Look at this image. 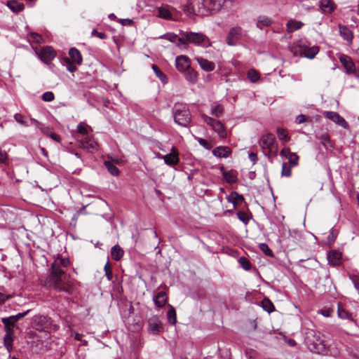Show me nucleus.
Returning <instances> with one entry per match:
<instances>
[{"label": "nucleus", "instance_id": "1", "mask_svg": "<svg viewBox=\"0 0 359 359\" xmlns=\"http://www.w3.org/2000/svg\"><path fill=\"white\" fill-rule=\"evenodd\" d=\"M305 343L308 348L313 353L325 355H332L331 344L327 337L314 330H307L305 336Z\"/></svg>", "mask_w": 359, "mask_h": 359}, {"label": "nucleus", "instance_id": "2", "mask_svg": "<svg viewBox=\"0 0 359 359\" xmlns=\"http://www.w3.org/2000/svg\"><path fill=\"white\" fill-rule=\"evenodd\" d=\"M57 262H53L51 264L50 272L45 282V286L52 288L57 292H62L68 294L72 293V287L69 282L64 281L62 276L65 271L61 269Z\"/></svg>", "mask_w": 359, "mask_h": 359}, {"label": "nucleus", "instance_id": "3", "mask_svg": "<svg viewBox=\"0 0 359 359\" xmlns=\"http://www.w3.org/2000/svg\"><path fill=\"white\" fill-rule=\"evenodd\" d=\"M234 0H196L197 13L198 15L208 16L215 14L226 6L229 1L231 4Z\"/></svg>", "mask_w": 359, "mask_h": 359}, {"label": "nucleus", "instance_id": "4", "mask_svg": "<svg viewBox=\"0 0 359 359\" xmlns=\"http://www.w3.org/2000/svg\"><path fill=\"white\" fill-rule=\"evenodd\" d=\"M172 113L175 122L182 127H187L191 121L190 111L186 104L177 102L174 104Z\"/></svg>", "mask_w": 359, "mask_h": 359}, {"label": "nucleus", "instance_id": "5", "mask_svg": "<svg viewBox=\"0 0 359 359\" xmlns=\"http://www.w3.org/2000/svg\"><path fill=\"white\" fill-rule=\"evenodd\" d=\"M82 62L81 53L76 48H71L69 57L65 56L61 59V64L71 73L75 72L77 70L76 65H81Z\"/></svg>", "mask_w": 359, "mask_h": 359}, {"label": "nucleus", "instance_id": "6", "mask_svg": "<svg viewBox=\"0 0 359 359\" xmlns=\"http://www.w3.org/2000/svg\"><path fill=\"white\" fill-rule=\"evenodd\" d=\"M259 144L265 156L271 157V156L276 155L277 151V142L273 134L266 133L263 135L259 141Z\"/></svg>", "mask_w": 359, "mask_h": 359}, {"label": "nucleus", "instance_id": "7", "mask_svg": "<svg viewBox=\"0 0 359 359\" xmlns=\"http://www.w3.org/2000/svg\"><path fill=\"white\" fill-rule=\"evenodd\" d=\"M180 34L186 39V41H188V44L192 43L196 46H201L209 41L208 36L200 32L181 31Z\"/></svg>", "mask_w": 359, "mask_h": 359}, {"label": "nucleus", "instance_id": "8", "mask_svg": "<svg viewBox=\"0 0 359 359\" xmlns=\"http://www.w3.org/2000/svg\"><path fill=\"white\" fill-rule=\"evenodd\" d=\"M52 325V320L50 318L43 316L36 315L33 317L32 327L39 332H48Z\"/></svg>", "mask_w": 359, "mask_h": 359}, {"label": "nucleus", "instance_id": "9", "mask_svg": "<svg viewBox=\"0 0 359 359\" xmlns=\"http://www.w3.org/2000/svg\"><path fill=\"white\" fill-rule=\"evenodd\" d=\"M202 118L208 126H210L212 130L217 133L219 137H226L227 133L223 123L212 117H210L205 114L202 115Z\"/></svg>", "mask_w": 359, "mask_h": 359}, {"label": "nucleus", "instance_id": "10", "mask_svg": "<svg viewBox=\"0 0 359 359\" xmlns=\"http://www.w3.org/2000/svg\"><path fill=\"white\" fill-rule=\"evenodd\" d=\"M36 53L40 60L46 65H49L56 56L55 50L49 46L41 48Z\"/></svg>", "mask_w": 359, "mask_h": 359}, {"label": "nucleus", "instance_id": "11", "mask_svg": "<svg viewBox=\"0 0 359 359\" xmlns=\"http://www.w3.org/2000/svg\"><path fill=\"white\" fill-rule=\"evenodd\" d=\"M148 330L151 333L154 334H158L160 332H163V324L157 316H153L149 318Z\"/></svg>", "mask_w": 359, "mask_h": 359}, {"label": "nucleus", "instance_id": "12", "mask_svg": "<svg viewBox=\"0 0 359 359\" xmlns=\"http://www.w3.org/2000/svg\"><path fill=\"white\" fill-rule=\"evenodd\" d=\"M323 116L345 129L349 127L347 121L337 112L325 111Z\"/></svg>", "mask_w": 359, "mask_h": 359}, {"label": "nucleus", "instance_id": "13", "mask_svg": "<svg viewBox=\"0 0 359 359\" xmlns=\"http://www.w3.org/2000/svg\"><path fill=\"white\" fill-rule=\"evenodd\" d=\"M175 66L179 72H185L191 67V60L186 55L177 56L175 59Z\"/></svg>", "mask_w": 359, "mask_h": 359}, {"label": "nucleus", "instance_id": "14", "mask_svg": "<svg viewBox=\"0 0 359 359\" xmlns=\"http://www.w3.org/2000/svg\"><path fill=\"white\" fill-rule=\"evenodd\" d=\"M339 59L345 68L346 74H351L355 73V66L351 57L347 55L341 54Z\"/></svg>", "mask_w": 359, "mask_h": 359}, {"label": "nucleus", "instance_id": "15", "mask_svg": "<svg viewBox=\"0 0 359 359\" xmlns=\"http://www.w3.org/2000/svg\"><path fill=\"white\" fill-rule=\"evenodd\" d=\"M242 30L241 27H233L230 29L227 36L226 43L229 46H235L236 42L241 39Z\"/></svg>", "mask_w": 359, "mask_h": 359}, {"label": "nucleus", "instance_id": "16", "mask_svg": "<svg viewBox=\"0 0 359 359\" xmlns=\"http://www.w3.org/2000/svg\"><path fill=\"white\" fill-rule=\"evenodd\" d=\"M342 252L338 250H332L327 253L328 263L332 266L341 264Z\"/></svg>", "mask_w": 359, "mask_h": 359}, {"label": "nucleus", "instance_id": "17", "mask_svg": "<svg viewBox=\"0 0 359 359\" xmlns=\"http://www.w3.org/2000/svg\"><path fill=\"white\" fill-rule=\"evenodd\" d=\"M162 158L164 160L165 163L170 166L175 165L180 161L177 151L174 147H172L171 152L162 156Z\"/></svg>", "mask_w": 359, "mask_h": 359}, {"label": "nucleus", "instance_id": "18", "mask_svg": "<svg viewBox=\"0 0 359 359\" xmlns=\"http://www.w3.org/2000/svg\"><path fill=\"white\" fill-rule=\"evenodd\" d=\"M340 36L345 40L348 45L352 44L353 39V32L346 25H338Z\"/></svg>", "mask_w": 359, "mask_h": 359}, {"label": "nucleus", "instance_id": "19", "mask_svg": "<svg viewBox=\"0 0 359 359\" xmlns=\"http://www.w3.org/2000/svg\"><path fill=\"white\" fill-rule=\"evenodd\" d=\"M219 170L223 178L229 184H234L238 181L237 171L234 170H226L224 166H221Z\"/></svg>", "mask_w": 359, "mask_h": 359}, {"label": "nucleus", "instance_id": "20", "mask_svg": "<svg viewBox=\"0 0 359 359\" xmlns=\"http://www.w3.org/2000/svg\"><path fill=\"white\" fill-rule=\"evenodd\" d=\"M81 144L83 149H86L90 152L93 151L94 150H97L98 147V144L93 138L89 135L83 137L81 140Z\"/></svg>", "mask_w": 359, "mask_h": 359}, {"label": "nucleus", "instance_id": "21", "mask_svg": "<svg viewBox=\"0 0 359 359\" xmlns=\"http://www.w3.org/2000/svg\"><path fill=\"white\" fill-rule=\"evenodd\" d=\"M337 315L341 319L348 320L351 322H355L354 316L352 313L349 312L344 305L341 302H337Z\"/></svg>", "mask_w": 359, "mask_h": 359}, {"label": "nucleus", "instance_id": "22", "mask_svg": "<svg viewBox=\"0 0 359 359\" xmlns=\"http://www.w3.org/2000/svg\"><path fill=\"white\" fill-rule=\"evenodd\" d=\"M302 53V54L306 58L313 59L316 55L319 53L320 48L318 46H313L307 47L304 45L300 46Z\"/></svg>", "mask_w": 359, "mask_h": 359}, {"label": "nucleus", "instance_id": "23", "mask_svg": "<svg viewBox=\"0 0 359 359\" xmlns=\"http://www.w3.org/2000/svg\"><path fill=\"white\" fill-rule=\"evenodd\" d=\"M231 152V149L227 146H219L212 150V154L218 158H228Z\"/></svg>", "mask_w": 359, "mask_h": 359}, {"label": "nucleus", "instance_id": "24", "mask_svg": "<svg viewBox=\"0 0 359 359\" xmlns=\"http://www.w3.org/2000/svg\"><path fill=\"white\" fill-rule=\"evenodd\" d=\"M195 59L205 72H212L215 68V64L212 61L201 57H197Z\"/></svg>", "mask_w": 359, "mask_h": 359}, {"label": "nucleus", "instance_id": "25", "mask_svg": "<svg viewBox=\"0 0 359 359\" xmlns=\"http://www.w3.org/2000/svg\"><path fill=\"white\" fill-rule=\"evenodd\" d=\"M319 7L323 13H332L335 10L336 5L332 0H320Z\"/></svg>", "mask_w": 359, "mask_h": 359}, {"label": "nucleus", "instance_id": "26", "mask_svg": "<svg viewBox=\"0 0 359 359\" xmlns=\"http://www.w3.org/2000/svg\"><path fill=\"white\" fill-rule=\"evenodd\" d=\"M153 300L157 307L162 308L168 302L167 294L163 291H161L154 297Z\"/></svg>", "mask_w": 359, "mask_h": 359}, {"label": "nucleus", "instance_id": "27", "mask_svg": "<svg viewBox=\"0 0 359 359\" xmlns=\"http://www.w3.org/2000/svg\"><path fill=\"white\" fill-rule=\"evenodd\" d=\"M6 6L14 13H19L25 9V5L17 0L8 1Z\"/></svg>", "mask_w": 359, "mask_h": 359}, {"label": "nucleus", "instance_id": "28", "mask_svg": "<svg viewBox=\"0 0 359 359\" xmlns=\"http://www.w3.org/2000/svg\"><path fill=\"white\" fill-rule=\"evenodd\" d=\"M13 341L14 334L9 333V330L7 331V332H6L4 337V345L9 353H11L13 351Z\"/></svg>", "mask_w": 359, "mask_h": 359}, {"label": "nucleus", "instance_id": "29", "mask_svg": "<svg viewBox=\"0 0 359 359\" xmlns=\"http://www.w3.org/2000/svg\"><path fill=\"white\" fill-rule=\"evenodd\" d=\"M184 74L185 79L191 83H196L198 81V72L192 69L191 67L189 68L187 70H186L185 72H183Z\"/></svg>", "mask_w": 359, "mask_h": 359}, {"label": "nucleus", "instance_id": "30", "mask_svg": "<svg viewBox=\"0 0 359 359\" xmlns=\"http://www.w3.org/2000/svg\"><path fill=\"white\" fill-rule=\"evenodd\" d=\"M304 25V23L301 21H297L294 20H290L287 22V32L288 33H292L296 30L300 29Z\"/></svg>", "mask_w": 359, "mask_h": 359}, {"label": "nucleus", "instance_id": "31", "mask_svg": "<svg viewBox=\"0 0 359 359\" xmlns=\"http://www.w3.org/2000/svg\"><path fill=\"white\" fill-rule=\"evenodd\" d=\"M1 320L4 325L5 332H7V331L9 330V333L14 334L13 328L16 322L14 321V320L11 319L9 317L2 318Z\"/></svg>", "mask_w": 359, "mask_h": 359}, {"label": "nucleus", "instance_id": "32", "mask_svg": "<svg viewBox=\"0 0 359 359\" xmlns=\"http://www.w3.org/2000/svg\"><path fill=\"white\" fill-rule=\"evenodd\" d=\"M123 254L124 251L118 245L113 246L111 249V257L115 261H119L123 257Z\"/></svg>", "mask_w": 359, "mask_h": 359}, {"label": "nucleus", "instance_id": "33", "mask_svg": "<svg viewBox=\"0 0 359 359\" xmlns=\"http://www.w3.org/2000/svg\"><path fill=\"white\" fill-rule=\"evenodd\" d=\"M229 202L233 203L234 208L237 206L239 203L245 201V198L242 194H238L236 191H233L228 197Z\"/></svg>", "mask_w": 359, "mask_h": 359}, {"label": "nucleus", "instance_id": "34", "mask_svg": "<svg viewBox=\"0 0 359 359\" xmlns=\"http://www.w3.org/2000/svg\"><path fill=\"white\" fill-rule=\"evenodd\" d=\"M272 23V20L267 16L261 15L257 18V27L262 29L265 27H269Z\"/></svg>", "mask_w": 359, "mask_h": 359}, {"label": "nucleus", "instance_id": "35", "mask_svg": "<svg viewBox=\"0 0 359 359\" xmlns=\"http://www.w3.org/2000/svg\"><path fill=\"white\" fill-rule=\"evenodd\" d=\"M197 6L196 5V1L194 4L187 3L185 6H184L183 11L186 13L187 15L191 17L193 15H198L197 13Z\"/></svg>", "mask_w": 359, "mask_h": 359}, {"label": "nucleus", "instance_id": "36", "mask_svg": "<svg viewBox=\"0 0 359 359\" xmlns=\"http://www.w3.org/2000/svg\"><path fill=\"white\" fill-rule=\"evenodd\" d=\"M261 306L262 309L268 312L269 313L273 312L275 310L273 302L267 297H264L261 302Z\"/></svg>", "mask_w": 359, "mask_h": 359}, {"label": "nucleus", "instance_id": "37", "mask_svg": "<svg viewBox=\"0 0 359 359\" xmlns=\"http://www.w3.org/2000/svg\"><path fill=\"white\" fill-rule=\"evenodd\" d=\"M158 16L165 20H171L172 14L167 7L161 6L158 8Z\"/></svg>", "mask_w": 359, "mask_h": 359}, {"label": "nucleus", "instance_id": "38", "mask_svg": "<svg viewBox=\"0 0 359 359\" xmlns=\"http://www.w3.org/2000/svg\"><path fill=\"white\" fill-rule=\"evenodd\" d=\"M302 240V236L301 233L297 231H293L290 232V236L288 237L289 242L294 243L297 245H299Z\"/></svg>", "mask_w": 359, "mask_h": 359}, {"label": "nucleus", "instance_id": "39", "mask_svg": "<svg viewBox=\"0 0 359 359\" xmlns=\"http://www.w3.org/2000/svg\"><path fill=\"white\" fill-rule=\"evenodd\" d=\"M167 318L168 322L171 325H175L177 323V314L175 308L170 305V309L167 312Z\"/></svg>", "mask_w": 359, "mask_h": 359}, {"label": "nucleus", "instance_id": "40", "mask_svg": "<svg viewBox=\"0 0 359 359\" xmlns=\"http://www.w3.org/2000/svg\"><path fill=\"white\" fill-rule=\"evenodd\" d=\"M152 69L154 70L156 76L164 83L168 82L167 76L159 69L156 65H152Z\"/></svg>", "mask_w": 359, "mask_h": 359}, {"label": "nucleus", "instance_id": "41", "mask_svg": "<svg viewBox=\"0 0 359 359\" xmlns=\"http://www.w3.org/2000/svg\"><path fill=\"white\" fill-rule=\"evenodd\" d=\"M318 139L320 140L321 144L327 149L328 147H332V144L330 141V135L327 133L321 134Z\"/></svg>", "mask_w": 359, "mask_h": 359}, {"label": "nucleus", "instance_id": "42", "mask_svg": "<svg viewBox=\"0 0 359 359\" xmlns=\"http://www.w3.org/2000/svg\"><path fill=\"white\" fill-rule=\"evenodd\" d=\"M104 165L107 168L108 171L114 176H118L119 175L118 168L111 162L106 161Z\"/></svg>", "mask_w": 359, "mask_h": 359}, {"label": "nucleus", "instance_id": "43", "mask_svg": "<svg viewBox=\"0 0 359 359\" xmlns=\"http://www.w3.org/2000/svg\"><path fill=\"white\" fill-rule=\"evenodd\" d=\"M259 248L260 250L266 256L269 257H273L274 254L271 248L269 247L268 244L262 243L259 245Z\"/></svg>", "mask_w": 359, "mask_h": 359}, {"label": "nucleus", "instance_id": "44", "mask_svg": "<svg viewBox=\"0 0 359 359\" xmlns=\"http://www.w3.org/2000/svg\"><path fill=\"white\" fill-rule=\"evenodd\" d=\"M238 263L242 266V268L246 271H249L252 267L250 262L248 258L245 257H241L238 259Z\"/></svg>", "mask_w": 359, "mask_h": 359}, {"label": "nucleus", "instance_id": "45", "mask_svg": "<svg viewBox=\"0 0 359 359\" xmlns=\"http://www.w3.org/2000/svg\"><path fill=\"white\" fill-rule=\"evenodd\" d=\"M223 113L224 107L222 104H217L211 109V114L216 117L221 116Z\"/></svg>", "mask_w": 359, "mask_h": 359}, {"label": "nucleus", "instance_id": "46", "mask_svg": "<svg viewBox=\"0 0 359 359\" xmlns=\"http://www.w3.org/2000/svg\"><path fill=\"white\" fill-rule=\"evenodd\" d=\"M248 78L252 83H256L259 79V74L255 69H250L248 73Z\"/></svg>", "mask_w": 359, "mask_h": 359}, {"label": "nucleus", "instance_id": "47", "mask_svg": "<svg viewBox=\"0 0 359 359\" xmlns=\"http://www.w3.org/2000/svg\"><path fill=\"white\" fill-rule=\"evenodd\" d=\"M288 162L292 166H296L299 163V156L296 153L288 151Z\"/></svg>", "mask_w": 359, "mask_h": 359}, {"label": "nucleus", "instance_id": "48", "mask_svg": "<svg viewBox=\"0 0 359 359\" xmlns=\"http://www.w3.org/2000/svg\"><path fill=\"white\" fill-rule=\"evenodd\" d=\"M277 135L278 139L284 142H287L289 140L287 133L284 128H278L277 129Z\"/></svg>", "mask_w": 359, "mask_h": 359}, {"label": "nucleus", "instance_id": "49", "mask_svg": "<svg viewBox=\"0 0 359 359\" xmlns=\"http://www.w3.org/2000/svg\"><path fill=\"white\" fill-rule=\"evenodd\" d=\"M175 43L181 49H187L189 47L188 41L182 36L181 37L177 36V42H175Z\"/></svg>", "mask_w": 359, "mask_h": 359}, {"label": "nucleus", "instance_id": "50", "mask_svg": "<svg viewBox=\"0 0 359 359\" xmlns=\"http://www.w3.org/2000/svg\"><path fill=\"white\" fill-rule=\"evenodd\" d=\"M236 215L238 217V218L244 224H248L250 222V217L248 216V215L245 212H243V211H238L236 213Z\"/></svg>", "mask_w": 359, "mask_h": 359}, {"label": "nucleus", "instance_id": "51", "mask_svg": "<svg viewBox=\"0 0 359 359\" xmlns=\"http://www.w3.org/2000/svg\"><path fill=\"white\" fill-rule=\"evenodd\" d=\"M54 261L57 262V264L63 268H67L70 264L69 258H62L60 256H58Z\"/></svg>", "mask_w": 359, "mask_h": 359}, {"label": "nucleus", "instance_id": "52", "mask_svg": "<svg viewBox=\"0 0 359 359\" xmlns=\"http://www.w3.org/2000/svg\"><path fill=\"white\" fill-rule=\"evenodd\" d=\"M160 38L165 39L175 43V42H177V35L174 33H166V34L161 36Z\"/></svg>", "mask_w": 359, "mask_h": 359}, {"label": "nucleus", "instance_id": "53", "mask_svg": "<svg viewBox=\"0 0 359 359\" xmlns=\"http://www.w3.org/2000/svg\"><path fill=\"white\" fill-rule=\"evenodd\" d=\"M292 174L290 166L287 165L285 163H283L282 165V176L285 177H290Z\"/></svg>", "mask_w": 359, "mask_h": 359}, {"label": "nucleus", "instance_id": "54", "mask_svg": "<svg viewBox=\"0 0 359 359\" xmlns=\"http://www.w3.org/2000/svg\"><path fill=\"white\" fill-rule=\"evenodd\" d=\"M334 311V309L333 307H329V308L325 307L320 310L319 313H320L321 315H323L325 317H330L332 315Z\"/></svg>", "mask_w": 359, "mask_h": 359}, {"label": "nucleus", "instance_id": "55", "mask_svg": "<svg viewBox=\"0 0 359 359\" xmlns=\"http://www.w3.org/2000/svg\"><path fill=\"white\" fill-rule=\"evenodd\" d=\"M104 270L105 271V276L108 280H111L113 278V273L109 265V262H107L104 266Z\"/></svg>", "mask_w": 359, "mask_h": 359}, {"label": "nucleus", "instance_id": "56", "mask_svg": "<svg viewBox=\"0 0 359 359\" xmlns=\"http://www.w3.org/2000/svg\"><path fill=\"white\" fill-rule=\"evenodd\" d=\"M337 236V233L336 232L335 230L332 229L330 231L328 236H327V241H328V243L330 245H332L334 243Z\"/></svg>", "mask_w": 359, "mask_h": 359}, {"label": "nucleus", "instance_id": "57", "mask_svg": "<svg viewBox=\"0 0 359 359\" xmlns=\"http://www.w3.org/2000/svg\"><path fill=\"white\" fill-rule=\"evenodd\" d=\"M29 311H30V310L28 309L25 312L19 313L15 316H9V318L12 320H14V321H15L17 323L18 320H20L22 318H23L24 317H25L29 313Z\"/></svg>", "mask_w": 359, "mask_h": 359}, {"label": "nucleus", "instance_id": "58", "mask_svg": "<svg viewBox=\"0 0 359 359\" xmlns=\"http://www.w3.org/2000/svg\"><path fill=\"white\" fill-rule=\"evenodd\" d=\"M42 99L46 102H51L55 99L53 93L47 91L42 95Z\"/></svg>", "mask_w": 359, "mask_h": 359}, {"label": "nucleus", "instance_id": "59", "mask_svg": "<svg viewBox=\"0 0 359 359\" xmlns=\"http://www.w3.org/2000/svg\"><path fill=\"white\" fill-rule=\"evenodd\" d=\"M77 132L83 135V137H85L88 135V130L86 128V126L82 123H80L77 126Z\"/></svg>", "mask_w": 359, "mask_h": 359}, {"label": "nucleus", "instance_id": "60", "mask_svg": "<svg viewBox=\"0 0 359 359\" xmlns=\"http://www.w3.org/2000/svg\"><path fill=\"white\" fill-rule=\"evenodd\" d=\"M92 36H97L100 39H106L107 38V34L104 32H99L96 29H93L91 32Z\"/></svg>", "mask_w": 359, "mask_h": 359}, {"label": "nucleus", "instance_id": "61", "mask_svg": "<svg viewBox=\"0 0 359 359\" xmlns=\"http://www.w3.org/2000/svg\"><path fill=\"white\" fill-rule=\"evenodd\" d=\"M349 278L352 280L355 288L359 291V276L357 275H350Z\"/></svg>", "mask_w": 359, "mask_h": 359}, {"label": "nucleus", "instance_id": "62", "mask_svg": "<svg viewBox=\"0 0 359 359\" xmlns=\"http://www.w3.org/2000/svg\"><path fill=\"white\" fill-rule=\"evenodd\" d=\"M310 119L309 117L306 116L304 114H299L296 117L295 122L298 124L303 123Z\"/></svg>", "mask_w": 359, "mask_h": 359}, {"label": "nucleus", "instance_id": "63", "mask_svg": "<svg viewBox=\"0 0 359 359\" xmlns=\"http://www.w3.org/2000/svg\"><path fill=\"white\" fill-rule=\"evenodd\" d=\"M30 37L32 38V39L35 41L36 43H41V41H42V37L40 34H39L38 33H36V32H32L30 34Z\"/></svg>", "mask_w": 359, "mask_h": 359}, {"label": "nucleus", "instance_id": "64", "mask_svg": "<svg viewBox=\"0 0 359 359\" xmlns=\"http://www.w3.org/2000/svg\"><path fill=\"white\" fill-rule=\"evenodd\" d=\"M198 142L201 146L203 147L206 149H210L211 148L210 144L205 139L199 138L198 140Z\"/></svg>", "mask_w": 359, "mask_h": 359}]
</instances>
